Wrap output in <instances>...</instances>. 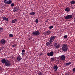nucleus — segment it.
I'll list each match as a JSON object with an SVG mask.
<instances>
[{"mask_svg": "<svg viewBox=\"0 0 75 75\" xmlns=\"http://www.w3.org/2000/svg\"><path fill=\"white\" fill-rule=\"evenodd\" d=\"M72 16L71 15H69L67 16H66L65 17V20H68V19H70V18H71Z\"/></svg>", "mask_w": 75, "mask_h": 75, "instance_id": "7", "label": "nucleus"}, {"mask_svg": "<svg viewBox=\"0 0 75 75\" xmlns=\"http://www.w3.org/2000/svg\"><path fill=\"white\" fill-rule=\"evenodd\" d=\"M17 21V19H14L12 20V23H16V22Z\"/></svg>", "mask_w": 75, "mask_h": 75, "instance_id": "16", "label": "nucleus"}, {"mask_svg": "<svg viewBox=\"0 0 75 75\" xmlns=\"http://www.w3.org/2000/svg\"><path fill=\"white\" fill-rule=\"evenodd\" d=\"M68 37V36L67 35L64 36V38H67Z\"/></svg>", "mask_w": 75, "mask_h": 75, "instance_id": "31", "label": "nucleus"}, {"mask_svg": "<svg viewBox=\"0 0 75 75\" xmlns=\"http://www.w3.org/2000/svg\"><path fill=\"white\" fill-rule=\"evenodd\" d=\"M53 28V26H52V25L50 26L49 27V28H50V29H51L52 28Z\"/></svg>", "mask_w": 75, "mask_h": 75, "instance_id": "33", "label": "nucleus"}, {"mask_svg": "<svg viewBox=\"0 0 75 75\" xmlns=\"http://www.w3.org/2000/svg\"><path fill=\"white\" fill-rule=\"evenodd\" d=\"M65 75H67V74H66Z\"/></svg>", "mask_w": 75, "mask_h": 75, "instance_id": "42", "label": "nucleus"}, {"mask_svg": "<svg viewBox=\"0 0 75 75\" xmlns=\"http://www.w3.org/2000/svg\"><path fill=\"white\" fill-rule=\"evenodd\" d=\"M70 9L69 7H67L65 9V11H67V12H69V11H70Z\"/></svg>", "mask_w": 75, "mask_h": 75, "instance_id": "13", "label": "nucleus"}, {"mask_svg": "<svg viewBox=\"0 0 75 75\" xmlns=\"http://www.w3.org/2000/svg\"><path fill=\"white\" fill-rule=\"evenodd\" d=\"M21 54H22V55H23V56H24V55H25V53H24L23 52Z\"/></svg>", "mask_w": 75, "mask_h": 75, "instance_id": "34", "label": "nucleus"}, {"mask_svg": "<svg viewBox=\"0 0 75 75\" xmlns=\"http://www.w3.org/2000/svg\"><path fill=\"white\" fill-rule=\"evenodd\" d=\"M35 23L36 24H38V19H36V20Z\"/></svg>", "mask_w": 75, "mask_h": 75, "instance_id": "25", "label": "nucleus"}, {"mask_svg": "<svg viewBox=\"0 0 75 75\" xmlns=\"http://www.w3.org/2000/svg\"><path fill=\"white\" fill-rule=\"evenodd\" d=\"M16 46H17V45L16 44H14L12 45V47H16Z\"/></svg>", "mask_w": 75, "mask_h": 75, "instance_id": "24", "label": "nucleus"}, {"mask_svg": "<svg viewBox=\"0 0 75 75\" xmlns=\"http://www.w3.org/2000/svg\"><path fill=\"white\" fill-rule=\"evenodd\" d=\"M35 12H31L30 13V15L31 16H34V14H35Z\"/></svg>", "mask_w": 75, "mask_h": 75, "instance_id": "20", "label": "nucleus"}, {"mask_svg": "<svg viewBox=\"0 0 75 75\" xmlns=\"http://www.w3.org/2000/svg\"><path fill=\"white\" fill-rule=\"evenodd\" d=\"M3 31V28H0V32H2Z\"/></svg>", "mask_w": 75, "mask_h": 75, "instance_id": "26", "label": "nucleus"}, {"mask_svg": "<svg viewBox=\"0 0 75 75\" xmlns=\"http://www.w3.org/2000/svg\"><path fill=\"white\" fill-rule=\"evenodd\" d=\"M25 52V50H22V52Z\"/></svg>", "mask_w": 75, "mask_h": 75, "instance_id": "35", "label": "nucleus"}, {"mask_svg": "<svg viewBox=\"0 0 75 75\" xmlns=\"http://www.w3.org/2000/svg\"><path fill=\"white\" fill-rule=\"evenodd\" d=\"M22 59V58H21V57L20 56H18V57H17V59L18 61H19V62L21 61V60Z\"/></svg>", "mask_w": 75, "mask_h": 75, "instance_id": "11", "label": "nucleus"}, {"mask_svg": "<svg viewBox=\"0 0 75 75\" xmlns=\"http://www.w3.org/2000/svg\"><path fill=\"white\" fill-rule=\"evenodd\" d=\"M0 43L1 44L4 45V44H5L6 43V40L4 39H2L0 41Z\"/></svg>", "mask_w": 75, "mask_h": 75, "instance_id": "6", "label": "nucleus"}, {"mask_svg": "<svg viewBox=\"0 0 75 75\" xmlns=\"http://www.w3.org/2000/svg\"><path fill=\"white\" fill-rule=\"evenodd\" d=\"M51 32L49 30L47 31L46 32V34L47 35H50L51 34Z\"/></svg>", "mask_w": 75, "mask_h": 75, "instance_id": "17", "label": "nucleus"}, {"mask_svg": "<svg viewBox=\"0 0 75 75\" xmlns=\"http://www.w3.org/2000/svg\"><path fill=\"white\" fill-rule=\"evenodd\" d=\"M14 6V3H12L11 4V6L12 7H13V6Z\"/></svg>", "mask_w": 75, "mask_h": 75, "instance_id": "30", "label": "nucleus"}, {"mask_svg": "<svg viewBox=\"0 0 75 75\" xmlns=\"http://www.w3.org/2000/svg\"><path fill=\"white\" fill-rule=\"evenodd\" d=\"M55 36H52L50 38V40H49V42L50 43H51V42H53L55 40Z\"/></svg>", "mask_w": 75, "mask_h": 75, "instance_id": "5", "label": "nucleus"}, {"mask_svg": "<svg viewBox=\"0 0 75 75\" xmlns=\"http://www.w3.org/2000/svg\"><path fill=\"white\" fill-rule=\"evenodd\" d=\"M42 53H41V54H40V56H41V55H42Z\"/></svg>", "mask_w": 75, "mask_h": 75, "instance_id": "37", "label": "nucleus"}, {"mask_svg": "<svg viewBox=\"0 0 75 75\" xmlns=\"http://www.w3.org/2000/svg\"><path fill=\"white\" fill-rule=\"evenodd\" d=\"M2 18L5 21H8V18H7L6 17H2Z\"/></svg>", "mask_w": 75, "mask_h": 75, "instance_id": "14", "label": "nucleus"}, {"mask_svg": "<svg viewBox=\"0 0 75 75\" xmlns=\"http://www.w3.org/2000/svg\"><path fill=\"white\" fill-rule=\"evenodd\" d=\"M40 32L39 31L37 30L33 32L32 33V34L34 36H38V35H40Z\"/></svg>", "mask_w": 75, "mask_h": 75, "instance_id": "2", "label": "nucleus"}, {"mask_svg": "<svg viewBox=\"0 0 75 75\" xmlns=\"http://www.w3.org/2000/svg\"><path fill=\"white\" fill-rule=\"evenodd\" d=\"M53 43H52V42H51V43L50 42L49 43V45L50 47H52L53 45L52 44Z\"/></svg>", "mask_w": 75, "mask_h": 75, "instance_id": "22", "label": "nucleus"}, {"mask_svg": "<svg viewBox=\"0 0 75 75\" xmlns=\"http://www.w3.org/2000/svg\"><path fill=\"white\" fill-rule=\"evenodd\" d=\"M57 43H56L54 44V47L55 48L56 47V46L57 45Z\"/></svg>", "mask_w": 75, "mask_h": 75, "instance_id": "27", "label": "nucleus"}, {"mask_svg": "<svg viewBox=\"0 0 75 75\" xmlns=\"http://www.w3.org/2000/svg\"><path fill=\"white\" fill-rule=\"evenodd\" d=\"M38 75H42V74L41 72H39L38 73Z\"/></svg>", "mask_w": 75, "mask_h": 75, "instance_id": "32", "label": "nucleus"}, {"mask_svg": "<svg viewBox=\"0 0 75 75\" xmlns=\"http://www.w3.org/2000/svg\"><path fill=\"white\" fill-rule=\"evenodd\" d=\"M5 64L6 66L7 67H10L11 65V62L9 60H7Z\"/></svg>", "mask_w": 75, "mask_h": 75, "instance_id": "4", "label": "nucleus"}, {"mask_svg": "<svg viewBox=\"0 0 75 75\" xmlns=\"http://www.w3.org/2000/svg\"><path fill=\"white\" fill-rule=\"evenodd\" d=\"M48 21H45V22H48Z\"/></svg>", "mask_w": 75, "mask_h": 75, "instance_id": "38", "label": "nucleus"}, {"mask_svg": "<svg viewBox=\"0 0 75 75\" xmlns=\"http://www.w3.org/2000/svg\"><path fill=\"white\" fill-rule=\"evenodd\" d=\"M46 45H47V46L50 45V43L49 42H47L46 43Z\"/></svg>", "mask_w": 75, "mask_h": 75, "instance_id": "28", "label": "nucleus"}, {"mask_svg": "<svg viewBox=\"0 0 75 75\" xmlns=\"http://www.w3.org/2000/svg\"><path fill=\"white\" fill-rule=\"evenodd\" d=\"M62 47L63 51L64 52H67V51L68 49L67 44L66 43L62 45Z\"/></svg>", "mask_w": 75, "mask_h": 75, "instance_id": "1", "label": "nucleus"}, {"mask_svg": "<svg viewBox=\"0 0 75 75\" xmlns=\"http://www.w3.org/2000/svg\"><path fill=\"white\" fill-rule=\"evenodd\" d=\"M59 45H57L56 47H55L56 49L59 48Z\"/></svg>", "mask_w": 75, "mask_h": 75, "instance_id": "23", "label": "nucleus"}, {"mask_svg": "<svg viewBox=\"0 0 75 75\" xmlns=\"http://www.w3.org/2000/svg\"><path fill=\"white\" fill-rule=\"evenodd\" d=\"M6 61L7 60L5 59H3L1 61V62L2 64H5Z\"/></svg>", "mask_w": 75, "mask_h": 75, "instance_id": "12", "label": "nucleus"}, {"mask_svg": "<svg viewBox=\"0 0 75 75\" xmlns=\"http://www.w3.org/2000/svg\"><path fill=\"white\" fill-rule=\"evenodd\" d=\"M54 69H55V71H57L58 69V66L57 65H56L54 66L53 67Z\"/></svg>", "mask_w": 75, "mask_h": 75, "instance_id": "15", "label": "nucleus"}, {"mask_svg": "<svg viewBox=\"0 0 75 75\" xmlns=\"http://www.w3.org/2000/svg\"><path fill=\"white\" fill-rule=\"evenodd\" d=\"M47 55L48 57H53L54 55V52H51L49 53H48L47 54Z\"/></svg>", "mask_w": 75, "mask_h": 75, "instance_id": "8", "label": "nucleus"}, {"mask_svg": "<svg viewBox=\"0 0 75 75\" xmlns=\"http://www.w3.org/2000/svg\"><path fill=\"white\" fill-rule=\"evenodd\" d=\"M60 59L61 60H62V61H64L65 59V55H63L60 56Z\"/></svg>", "mask_w": 75, "mask_h": 75, "instance_id": "10", "label": "nucleus"}, {"mask_svg": "<svg viewBox=\"0 0 75 75\" xmlns=\"http://www.w3.org/2000/svg\"><path fill=\"white\" fill-rule=\"evenodd\" d=\"M18 10H19V7H14L13 9V11L14 13L16 11H17Z\"/></svg>", "mask_w": 75, "mask_h": 75, "instance_id": "9", "label": "nucleus"}, {"mask_svg": "<svg viewBox=\"0 0 75 75\" xmlns=\"http://www.w3.org/2000/svg\"><path fill=\"white\" fill-rule=\"evenodd\" d=\"M74 22H75V20H74Z\"/></svg>", "mask_w": 75, "mask_h": 75, "instance_id": "41", "label": "nucleus"}, {"mask_svg": "<svg viewBox=\"0 0 75 75\" xmlns=\"http://www.w3.org/2000/svg\"><path fill=\"white\" fill-rule=\"evenodd\" d=\"M70 64H71V62H69V63H66L65 65V66H68V65H70Z\"/></svg>", "mask_w": 75, "mask_h": 75, "instance_id": "19", "label": "nucleus"}, {"mask_svg": "<svg viewBox=\"0 0 75 75\" xmlns=\"http://www.w3.org/2000/svg\"><path fill=\"white\" fill-rule=\"evenodd\" d=\"M70 3L71 4H75V1H74L73 0L70 2Z\"/></svg>", "mask_w": 75, "mask_h": 75, "instance_id": "18", "label": "nucleus"}, {"mask_svg": "<svg viewBox=\"0 0 75 75\" xmlns=\"http://www.w3.org/2000/svg\"><path fill=\"white\" fill-rule=\"evenodd\" d=\"M73 72H75V68H74L73 69Z\"/></svg>", "mask_w": 75, "mask_h": 75, "instance_id": "36", "label": "nucleus"}, {"mask_svg": "<svg viewBox=\"0 0 75 75\" xmlns=\"http://www.w3.org/2000/svg\"><path fill=\"white\" fill-rule=\"evenodd\" d=\"M1 68V67L0 66V69Z\"/></svg>", "mask_w": 75, "mask_h": 75, "instance_id": "40", "label": "nucleus"}, {"mask_svg": "<svg viewBox=\"0 0 75 75\" xmlns=\"http://www.w3.org/2000/svg\"><path fill=\"white\" fill-rule=\"evenodd\" d=\"M73 20H75V18H74L73 19Z\"/></svg>", "mask_w": 75, "mask_h": 75, "instance_id": "39", "label": "nucleus"}, {"mask_svg": "<svg viewBox=\"0 0 75 75\" xmlns=\"http://www.w3.org/2000/svg\"><path fill=\"white\" fill-rule=\"evenodd\" d=\"M9 37H11V38H12V37H14V35L13 34H10L9 35Z\"/></svg>", "mask_w": 75, "mask_h": 75, "instance_id": "21", "label": "nucleus"}, {"mask_svg": "<svg viewBox=\"0 0 75 75\" xmlns=\"http://www.w3.org/2000/svg\"><path fill=\"white\" fill-rule=\"evenodd\" d=\"M51 61H54L55 60V58H52L51 59Z\"/></svg>", "mask_w": 75, "mask_h": 75, "instance_id": "29", "label": "nucleus"}, {"mask_svg": "<svg viewBox=\"0 0 75 75\" xmlns=\"http://www.w3.org/2000/svg\"><path fill=\"white\" fill-rule=\"evenodd\" d=\"M7 0H4V3H5V4H7L8 5L9 4H11L12 3V1L9 0L8 1H6Z\"/></svg>", "mask_w": 75, "mask_h": 75, "instance_id": "3", "label": "nucleus"}]
</instances>
